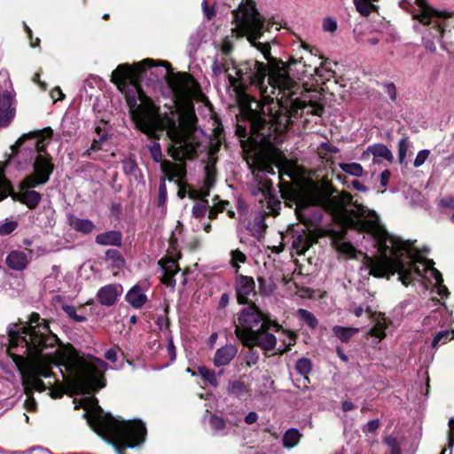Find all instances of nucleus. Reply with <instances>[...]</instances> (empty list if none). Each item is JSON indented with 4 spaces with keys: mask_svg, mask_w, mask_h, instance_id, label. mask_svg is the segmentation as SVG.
<instances>
[{
    "mask_svg": "<svg viewBox=\"0 0 454 454\" xmlns=\"http://www.w3.org/2000/svg\"><path fill=\"white\" fill-rule=\"evenodd\" d=\"M233 27L231 35L246 36L251 45L262 52L269 62V68L263 63L248 60L240 64L231 58H223L216 54L211 70L215 76L226 73L230 85L239 94H245L248 85L254 86L260 94V99L253 98L247 104L251 119V132L266 136L264 126L283 132L303 114L321 116L324 108L317 101L316 91L303 90L301 86L290 76L294 70L298 79L306 75L320 76V59L309 54L299 61H291L288 65L271 58L268 43L257 42L261 38L264 19L255 9L253 0H241L239 8L232 12Z\"/></svg>",
    "mask_w": 454,
    "mask_h": 454,
    "instance_id": "nucleus-1",
    "label": "nucleus"
},
{
    "mask_svg": "<svg viewBox=\"0 0 454 454\" xmlns=\"http://www.w3.org/2000/svg\"><path fill=\"white\" fill-rule=\"evenodd\" d=\"M111 81L121 91L129 83L125 97L137 128L156 139L166 130L171 142L168 153L176 160L195 155L200 143L192 107L199 85L189 74H172L167 62L145 59L119 65Z\"/></svg>",
    "mask_w": 454,
    "mask_h": 454,
    "instance_id": "nucleus-2",
    "label": "nucleus"
},
{
    "mask_svg": "<svg viewBox=\"0 0 454 454\" xmlns=\"http://www.w3.org/2000/svg\"><path fill=\"white\" fill-rule=\"evenodd\" d=\"M324 207L333 219L343 227L353 228L370 233L377 241L380 253L379 257H366L370 274L382 278L398 274V279L404 286L418 278H426L437 288L441 296L449 292L442 285V274L434 267V262L425 258L410 241L387 233L380 223L375 211L370 210L347 192L333 195L328 186L309 182L301 188L295 213L305 224L321 219Z\"/></svg>",
    "mask_w": 454,
    "mask_h": 454,
    "instance_id": "nucleus-3",
    "label": "nucleus"
},
{
    "mask_svg": "<svg viewBox=\"0 0 454 454\" xmlns=\"http://www.w3.org/2000/svg\"><path fill=\"white\" fill-rule=\"evenodd\" d=\"M7 353L20 372L26 368V382L33 389L51 390L52 398H60L64 387L51 371L55 364L75 393L91 394L103 388L108 365L97 357L84 358L67 345L59 344L39 314L32 313L27 325L9 328Z\"/></svg>",
    "mask_w": 454,
    "mask_h": 454,
    "instance_id": "nucleus-4",
    "label": "nucleus"
},
{
    "mask_svg": "<svg viewBox=\"0 0 454 454\" xmlns=\"http://www.w3.org/2000/svg\"><path fill=\"white\" fill-rule=\"evenodd\" d=\"M87 411V423L98 435L111 442L119 454L127 448H135L145 439L146 428L138 419L124 420L104 414L96 398L90 396L82 401Z\"/></svg>",
    "mask_w": 454,
    "mask_h": 454,
    "instance_id": "nucleus-5",
    "label": "nucleus"
},
{
    "mask_svg": "<svg viewBox=\"0 0 454 454\" xmlns=\"http://www.w3.org/2000/svg\"><path fill=\"white\" fill-rule=\"evenodd\" d=\"M54 169L53 163H50L45 158L39 157L33 165V173L27 176L20 184V190L12 193L11 183L4 177L0 169V200L9 194L14 200L20 201L29 208H35L41 201L42 196L34 188L45 184Z\"/></svg>",
    "mask_w": 454,
    "mask_h": 454,
    "instance_id": "nucleus-6",
    "label": "nucleus"
},
{
    "mask_svg": "<svg viewBox=\"0 0 454 454\" xmlns=\"http://www.w3.org/2000/svg\"><path fill=\"white\" fill-rule=\"evenodd\" d=\"M400 6L410 12L414 20L428 27L423 35V43L428 51H434L436 49L432 39L441 42L442 48L446 49L441 39L444 32L445 20L450 18V14L432 9L424 0H403Z\"/></svg>",
    "mask_w": 454,
    "mask_h": 454,
    "instance_id": "nucleus-7",
    "label": "nucleus"
},
{
    "mask_svg": "<svg viewBox=\"0 0 454 454\" xmlns=\"http://www.w3.org/2000/svg\"><path fill=\"white\" fill-rule=\"evenodd\" d=\"M51 134V128L25 134L11 147L12 153H20L22 150H29L35 153L34 163L36 162L39 157L45 158L50 163H52L51 155L46 152Z\"/></svg>",
    "mask_w": 454,
    "mask_h": 454,
    "instance_id": "nucleus-8",
    "label": "nucleus"
},
{
    "mask_svg": "<svg viewBox=\"0 0 454 454\" xmlns=\"http://www.w3.org/2000/svg\"><path fill=\"white\" fill-rule=\"evenodd\" d=\"M254 182L250 185V191L253 196H262L263 199L271 197L272 184L267 178L266 174H274L273 166L267 158L256 157L253 164L250 165Z\"/></svg>",
    "mask_w": 454,
    "mask_h": 454,
    "instance_id": "nucleus-9",
    "label": "nucleus"
},
{
    "mask_svg": "<svg viewBox=\"0 0 454 454\" xmlns=\"http://www.w3.org/2000/svg\"><path fill=\"white\" fill-rule=\"evenodd\" d=\"M239 321V325L236 326L235 333L240 340L251 336L257 330L268 327V324L270 323L254 305L246 307Z\"/></svg>",
    "mask_w": 454,
    "mask_h": 454,
    "instance_id": "nucleus-10",
    "label": "nucleus"
},
{
    "mask_svg": "<svg viewBox=\"0 0 454 454\" xmlns=\"http://www.w3.org/2000/svg\"><path fill=\"white\" fill-rule=\"evenodd\" d=\"M148 150L153 160L155 162L160 163V169L165 177L169 181L176 180L180 184L186 176L185 163H173L169 160H163L160 145L158 142H153L148 146Z\"/></svg>",
    "mask_w": 454,
    "mask_h": 454,
    "instance_id": "nucleus-11",
    "label": "nucleus"
},
{
    "mask_svg": "<svg viewBox=\"0 0 454 454\" xmlns=\"http://www.w3.org/2000/svg\"><path fill=\"white\" fill-rule=\"evenodd\" d=\"M273 330L275 332L280 331V326L274 322L268 324V327H263L256 332L253 333L251 336L241 340V342L249 348L258 346L265 351L272 350L277 344V338L274 334L268 333V330Z\"/></svg>",
    "mask_w": 454,
    "mask_h": 454,
    "instance_id": "nucleus-12",
    "label": "nucleus"
},
{
    "mask_svg": "<svg viewBox=\"0 0 454 454\" xmlns=\"http://www.w3.org/2000/svg\"><path fill=\"white\" fill-rule=\"evenodd\" d=\"M15 116L14 94L11 90L0 91V127H6Z\"/></svg>",
    "mask_w": 454,
    "mask_h": 454,
    "instance_id": "nucleus-13",
    "label": "nucleus"
},
{
    "mask_svg": "<svg viewBox=\"0 0 454 454\" xmlns=\"http://www.w3.org/2000/svg\"><path fill=\"white\" fill-rule=\"evenodd\" d=\"M255 283L252 277L237 275L235 281V290L237 299L239 303H247L248 297L255 294Z\"/></svg>",
    "mask_w": 454,
    "mask_h": 454,
    "instance_id": "nucleus-14",
    "label": "nucleus"
},
{
    "mask_svg": "<svg viewBox=\"0 0 454 454\" xmlns=\"http://www.w3.org/2000/svg\"><path fill=\"white\" fill-rule=\"evenodd\" d=\"M148 281H141L132 286L126 294V301L136 309L141 308L147 301L146 292L149 289Z\"/></svg>",
    "mask_w": 454,
    "mask_h": 454,
    "instance_id": "nucleus-15",
    "label": "nucleus"
},
{
    "mask_svg": "<svg viewBox=\"0 0 454 454\" xmlns=\"http://www.w3.org/2000/svg\"><path fill=\"white\" fill-rule=\"evenodd\" d=\"M122 292L123 288L120 284L106 285L98 291L97 299L104 306H112L117 301Z\"/></svg>",
    "mask_w": 454,
    "mask_h": 454,
    "instance_id": "nucleus-16",
    "label": "nucleus"
},
{
    "mask_svg": "<svg viewBox=\"0 0 454 454\" xmlns=\"http://www.w3.org/2000/svg\"><path fill=\"white\" fill-rule=\"evenodd\" d=\"M317 240L314 234L302 231L294 236L293 248L298 254H303Z\"/></svg>",
    "mask_w": 454,
    "mask_h": 454,
    "instance_id": "nucleus-17",
    "label": "nucleus"
},
{
    "mask_svg": "<svg viewBox=\"0 0 454 454\" xmlns=\"http://www.w3.org/2000/svg\"><path fill=\"white\" fill-rule=\"evenodd\" d=\"M238 348L236 346L229 344L218 348L215 354L214 365L221 367L227 365L236 356Z\"/></svg>",
    "mask_w": 454,
    "mask_h": 454,
    "instance_id": "nucleus-18",
    "label": "nucleus"
},
{
    "mask_svg": "<svg viewBox=\"0 0 454 454\" xmlns=\"http://www.w3.org/2000/svg\"><path fill=\"white\" fill-rule=\"evenodd\" d=\"M5 262L12 270H23L27 268L29 261L24 252L14 250L6 256Z\"/></svg>",
    "mask_w": 454,
    "mask_h": 454,
    "instance_id": "nucleus-19",
    "label": "nucleus"
},
{
    "mask_svg": "<svg viewBox=\"0 0 454 454\" xmlns=\"http://www.w3.org/2000/svg\"><path fill=\"white\" fill-rule=\"evenodd\" d=\"M372 155L374 158H382L388 161L393 160L391 151L383 144H373L364 151L361 156L362 160H367Z\"/></svg>",
    "mask_w": 454,
    "mask_h": 454,
    "instance_id": "nucleus-20",
    "label": "nucleus"
},
{
    "mask_svg": "<svg viewBox=\"0 0 454 454\" xmlns=\"http://www.w3.org/2000/svg\"><path fill=\"white\" fill-rule=\"evenodd\" d=\"M246 228L252 236L260 239L262 238L263 231L266 228L264 215L262 213L255 214L253 219L247 223Z\"/></svg>",
    "mask_w": 454,
    "mask_h": 454,
    "instance_id": "nucleus-21",
    "label": "nucleus"
},
{
    "mask_svg": "<svg viewBox=\"0 0 454 454\" xmlns=\"http://www.w3.org/2000/svg\"><path fill=\"white\" fill-rule=\"evenodd\" d=\"M68 223L72 229L82 234H90L96 230L95 224L89 219H81L74 215L68 216Z\"/></svg>",
    "mask_w": 454,
    "mask_h": 454,
    "instance_id": "nucleus-22",
    "label": "nucleus"
},
{
    "mask_svg": "<svg viewBox=\"0 0 454 454\" xmlns=\"http://www.w3.org/2000/svg\"><path fill=\"white\" fill-rule=\"evenodd\" d=\"M160 263L164 272L162 282L167 286H174L176 285L174 276L178 271L176 262L173 259H168L166 262Z\"/></svg>",
    "mask_w": 454,
    "mask_h": 454,
    "instance_id": "nucleus-23",
    "label": "nucleus"
},
{
    "mask_svg": "<svg viewBox=\"0 0 454 454\" xmlns=\"http://www.w3.org/2000/svg\"><path fill=\"white\" fill-rule=\"evenodd\" d=\"M374 321V325L370 329L368 334L378 339V341H380L386 337L385 331L388 327V322L387 318L381 315L377 316Z\"/></svg>",
    "mask_w": 454,
    "mask_h": 454,
    "instance_id": "nucleus-24",
    "label": "nucleus"
},
{
    "mask_svg": "<svg viewBox=\"0 0 454 454\" xmlns=\"http://www.w3.org/2000/svg\"><path fill=\"white\" fill-rule=\"evenodd\" d=\"M96 242L103 246H120L121 234L116 231H106L96 237Z\"/></svg>",
    "mask_w": 454,
    "mask_h": 454,
    "instance_id": "nucleus-25",
    "label": "nucleus"
},
{
    "mask_svg": "<svg viewBox=\"0 0 454 454\" xmlns=\"http://www.w3.org/2000/svg\"><path fill=\"white\" fill-rule=\"evenodd\" d=\"M333 245L338 250L343 254H346L349 257L355 256V247L348 241L344 239V237L342 234L338 233L335 234L333 239Z\"/></svg>",
    "mask_w": 454,
    "mask_h": 454,
    "instance_id": "nucleus-26",
    "label": "nucleus"
},
{
    "mask_svg": "<svg viewBox=\"0 0 454 454\" xmlns=\"http://www.w3.org/2000/svg\"><path fill=\"white\" fill-rule=\"evenodd\" d=\"M333 332L340 340L347 342L353 335L359 332V328L336 325L333 328Z\"/></svg>",
    "mask_w": 454,
    "mask_h": 454,
    "instance_id": "nucleus-27",
    "label": "nucleus"
},
{
    "mask_svg": "<svg viewBox=\"0 0 454 454\" xmlns=\"http://www.w3.org/2000/svg\"><path fill=\"white\" fill-rule=\"evenodd\" d=\"M297 316L311 329H315L317 326L318 321L310 311L304 309H299L297 310Z\"/></svg>",
    "mask_w": 454,
    "mask_h": 454,
    "instance_id": "nucleus-28",
    "label": "nucleus"
},
{
    "mask_svg": "<svg viewBox=\"0 0 454 454\" xmlns=\"http://www.w3.org/2000/svg\"><path fill=\"white\" fill-rule=\"evenodd\" d=\"M301 439V434L297 429L291 428L287 430L284 435V446L292 448L295 446Z\"/></svg>",
    "mask_w": 454,
    "mask_h": 454,
    "instance_id": "nucleus-29",
    "label": "nucleus"
},
{
    "mask_svg": "<svg viewBox=\"0 0 454 454\" xmlns=\"http://www.w3.org/2000/svg\"><path fill=\"white\" fill-rule=\"evenodd\" d=\"M122 169L127 176L137 178L139 171L136 160L133 157H128L122 160Z\"/></svg>",
    "mask_w": 454,
    "mask_h": 454,
    "instance_id": "nucleus-30",
    "label": "nucleus"
},
{
    "mask_svg": "<svg viewBox=\"0 0 454 454\" xmlns=\"http://www.w3.org/2000/svg\"><path fill=\"white\" fill-rule=\"evenodd\" d=\"M340 168L343 172L354 176L359 177L364 174L363 167L356 162L340 163Z\"/></svg>",
    "mask_w": 454,
    "mask_h": 454,
    "instance_id": "nucleus-31",
    "label": "nucleus"
},
{
    "mask_svg": "<svg viewBox=\"0 0 454 454\" xmlns=\"http://www.w3.org/2000/svg\"><path fill=\"white\" fill-rule=\"evenodd\" d=\"M280 334L282 335V339H280V341L283 344V348L279 347L278 348V352L280 354H283L285 351L290 348L291 346H293L295 343V335L290 332L282 330L280 332Z\"/></svg>",
    "mask_w": 454,
    "mask_h": 454,
    "instance_id": "nucleus-32",
    "label": "nucleus"
},
{
    "mask_svg": "<svg viewBox=\"0 0 454 454\" xmlns=\"http://www.w3.org/2000/svg\"><path fill=\"white\" fill-rule=\"evenodd\" d=\"M215 48L221 52L220 56H223V58H230L229 55L233 50V42L229 36H226L219 44L215 45Z\"/></svg>",
    "mask_w": 454,
    "mask_h": 454,
    "instance_id": "nucleus-33",
    "label": "nucleus"
},
{
    "mask_svg": "<svg viewBox=\"0 0 454 454\" xmlns=\"http://www.w3.org/2000/svg\"><path fill=\"white\" fill-rule=\"evenodd\" d=\"M23 374V380L24 384L26 385V394H27V399L25 401V407L27 411H34L36 407L35 400L31 395V392L34 390L31 387H29L26 382V368L23 370V372H20Z\"/></svg>",
    "mask_w": 454,
    "mask_h": 454,
    "instance_id": "nucleus-34",
    "label": "nucleus"
},
{
    "mask_svg": "<svg viewBox=\"0 0 454 454\" xmlns=\"http://www.w3.org/2000/svg\"><path fill=\"white\" fill-rule=\"evenodd\" d=\"M208 207V202L206 200H201L200 201L196 202L192 207V216L196 219L205 216Z\"/></svg>",
    "mask_w": 454,
    "mask_h": 454,
    "instance_id": "nucleus-35",
    "label": "nucleus"
},
{
    "mask_svg": "<svg viewBox=\"0 0 454 454\" xmlns=\"http://www.w3.org/2000/svg\"><path fill=\"white\" fill-rule=\"evenodd\" d=\"M411 143L407 137H403L398 144V160L401 164L405 161L406 156L410 152Z\"/></svg>",
    "mask_w": 454,
    "mask_h": 454,
    "instance_id": "nucleus-36",
    "label": "nucleus"
},
{
    "mask_svg": "<svg viewBox=\"0 0 454 454\" xmlns=\"http://www.w3.org/2000/svg\"><path fill=\"white\" fill-rule=\"evenodd\" d=\"M199 373L201 377L207 380L211 385L217 386V379L215 372L207 367H199Z\"/></svg>",
    "mask_w": 454,
    "mask_h": 454,
    "instance_id": "nucleus-37",
    "label": "nucleus"
},
{
    "mask_svg": "<svg viewBox=\"0 0 454 454\" xmlns=\"http://www.w3.org/2000/svg\"><path fill=\"white\" fill-rule=\"evenodd\" d=\"M247 260V256L240 250L236 249L231 252V265L235 268L236 272H238L240 268L239 263L245 262Z\"/></svg>",
    "mask_w": 454,
    "mask_h": 454,
    "instance_id": "nucleus-38",
    "label": "nucleus"
},
{
    "mask_svg": "<svg viewBox=\"0 0 454 454\" xmlns=\"http://www.w3.org/2000/svg\"><path fill=\"white\" fill-rule=\"evenodd\" d=\"M296 370L301 375H307L311 371V362L308 358H300L296 363Z\"/></svg>",
    "mask_w": 454,
    "mask_h": 454,
    "instance_id": "nucleus-39",
    "label": "nucleus"
},
{
    "mask_svg": "<svg viewBox=\"0 0 454 454\" xmlns=\"http://www.w3.org/2000/svg\"><path fill=\"white\" fill-rule=\"evenodd\" d=\"M62 309L67 313V315L70 318L74 319L76 322H83L86 320V317L84 316L78 315L76 313V308L73 305L64 304L62 306Z\"/></svg>",
    "mask_w": 454,
    "mask_h": 454,
    "instance_id": "nucleus-40",
    "label": "nucleus"
},
{
    "mask_svg": "<svg viewBox=\"0 0 454 454\" xmlns=\"http://www.w3.org/2000/svg\"><path fill=\"white\" fill-rule=\"evenodd\" d=\"M453 333L449 331L439 332L434 338L432 346L435 348L441 343H446L448 340L452 339Z\"/></svg>",
    "mask_w": 454,
    "mask_h": 454,
    "instance_id": "nucleus-41",
    "label": "nucleus"
},
{
    "mask_svg": "<svg viewBox=\"0 0 454 454\" xmlns=\"http://www.w3.org/2000/svg\"><path fill=\"white\" fill-rule=\"evenodd\" d=\"M167 200V187L165 183V178H162L160 183L159 192H158V206L162 207Z\"/></svg>",
    "mask_w": 454,
    "mask_h": 454,
    "instance_id": "nucleus-42",
    "label": "nucleus"
},
{
    "mask_svg": "<svg viewBox=\"0 0 454 454\" xmlns=\"http://www.w3.org/2000/svg\"><path fill=\"white\" fill-rule=\"evenodd\" d=\"M429 155H430L429 150H427V149L420 150L418 153V154L414 160L413 166L415 168H419V167L422 166L426 162V160H427Z\"/></svg>",
    "mask_w": 454,
    "mask_h": 454,
    "instance_id": "nucleus-43",
    "label": "nucleus"
},
{
    "mask_svg": "<svg viewBox=\"0 0 454 454\" xmlns=\"http://www.w3.org/2000/svg\"><path fill=\"white\" fill-rule=\"evenodd\" d=\"M209 421H210L211 427L216 431L223 430L225 427L224 420L218 416H215V415L211 416Z\"/></svg>",
    "mask_w": 454,
    "mask_h": 454,
    "instance_id": "nucleus-44",
    "label": "nucleus"
},
{
    "mask_svg": "<svg viewBox=\"0 0 454 454\" xmlns=\"http://www.w3.org/2000/svg\"><path fill=\"white\" fill-rule=\"evenodd\" d=\"M323 29L330 33L335 32L337 29V21L332 18H325L323 20Z\"/></svg>",
    "mask_w": 454,
    "mask_h": 454,
    "instance_id": "nucleus-45",
    "label": "nucleus"
},
{
    "mask_svg": "<svg viewBox=\"0 0 454 454\" xmlns=\"http://www.w3.org/2000/svg\"><path fill=\"white\" fill-rule=\"evenodd\" d=\"M438 205L443 208L454 209V198L451 196L441 198L438 200Z\"/></svg>",
    "mask_w": 454,
    "mask_h": 454,
    "instance_id": "nucleus-46",
    "label": "nucleus"
},
{
    "mask_svg": "<svg viewBox=\"0 0 454 454\" xmlns=\"http://www.w3.org/2000/svg\"><path fill=\"white\" fill-rule=\"evenodd\" d=\"M17 224L15 222H9L0 225V234L6 235L13 231L16 228Z\"/></svg>",
    "mask_w": 454,
    "mask_h": 454,
    "instance_id": "nucleus-47",
    "label": "nucleus"
},
{
    "mask_svg": "<svg viewBox=\"0 0 454 454\" xmlns=\"http://www.w3.org/2000/svg\"><path fill=\"white\" fill-rule=\"evenodd\" d=\"M259 360V354L251 349L246 356V363L248 366L255 364Z\"/></svg>",
    "mask_w": 454,
    "mask_h": 454,
    "instance_id": "nucleus-48",
    "label": "nucleus"
},
{
    "mask_svg": "<svg viewBox=\"0 0 454 454\" xmlns=\"http://www.w3.org/2000/svg\"><path fill=\"white\" fill-rule=\"evenodd\" d=\"M385 92L388 95L392 101L396 99V89L393 83H387L384 86Z\"/></svg>",
    "mask_w": 454,
    "mask_h": 454,
    "instance_id": "nucleus-49",
    "label": "nucleus"
},
{
    "mask_svg": "<svg viewBox=\"0 0 454 454\" xmlns=\"http://www.w3.org/2000/svg\"><path fill=\"white\" fill-rule=\"evenodd\" d=\"M449 435H448V445L450 448H452L454 446V419H450L449 420Z\"/></svg>",
    "mask_w": 454,
    "mask_h": 454,
    "instance_id": "nucleus-50",
    "label": "nucleus"
},
{
    "mask_svg": "<svg viewBox=\"0 0 454 454\" xmlns=\"http://www.w3.org/2000/svg\"><path fill=\"white\" fill-rule=\"evenodd\" d=\"M244 384L239 381H233L230 384V391L233 394H239L244 390Z\"/></svg>",
    "mask_w": 454,
    "mask_h": 454,
    "instance_id": "nucleus-51",
    "label": "nucleus"
},
{
    "mask_svg": "<svg viewBox=\"0 0 454 454\" xmlns=\"http://www.w3.org/2000/svg\"><path fill=\"white\" fill-rule=\"evenodd\" d=\"M106 256L112 259L116 258L115 263L117 266H120L123 263L122 258L120 256L119 253L116 250H108L106 252Z\"/></svg>",
    "mask_w": 454,
    "mask_h": 454,
    "instance_id": "nucleus-52",
    "label": "nucleus"
},
{
    "mask_svg": "<svg viewBox=\"0 0 454 454\" xmlns=\"http://www.w3.org/2000/svg\"><path fill=\"white\" fill-rule=\"evenodd\" d=\"M51 97L52 98V99L57 101V100H62L65 98V95L59 87H55L51 91Z\"/></svg>",
    "mask_w": 454,
    "mask_h": 454,
    "instance_id": "nucleus-53",
    "label": "nucleus"
},
{
    "mask_svg": "<svg viewBox=\"0 0 454 454\" xmlns=\"http://www.w3.org/2000/svg\"><path fill=\"white\" fill-rule=\"evenodd\" d=\"M225 204L227 205L228 202H223L222 206L220 207H216L209 208V210H208V218L211 219V220L215 219L216 217V215H217V213L219 211H223V210Z\"/></svg>",
    "mask_w": 454,
    "mask_h": 454,
    "instance_id": "nucleus-54",
    "label": "nucleus"
},
{
    "mask_svg": "<svg viewBox=\"0 0 454 454\" xmlns=\"http://www.w3.org/2000/svg\"><path fill=\"white\" fill-rule=\"evenodd\" d=\"M105 358L112 363L117 361V352L114 348H109L105 353Z\"/></svg>",
    "mask_w": 454,
    "mask_h": 454,
    "instance_id": "nucleus-55",
    "label": "nucleus"
},
{
    "mask_svg": "<svg viewBox=\"0 0 454 454\" xmlns=\"http://www.w3.org/2000/svg\"><path fill=\"white\" fill-rule=\"evenodd\" d=\"M390 178V171L386 169L381 172L380 174V184L381 186L385 187L387 186L388 180Z\"/></svg>",
    "mask_w": 454,
    "mask_h": 454,
    "instance_id": "nucleus-56",
    "label": "nucleus"
},
{
    "mask_svg": "<svg viewBox=\"0 0 454 454\" xmlns=\"http://www.w3.org/2000/svg\"><path fill=\"white\" fill-rule=\"evenodd\" d=\"M258 419V415L254 412V411H251L249 412L246 417H245V422L248 425H251V424H254L257 421Z\"/></svg>",
    "mask_w": 454,
    "mask_h": 454,
    "instance_id": "nucleus-57",
    "label": "nucleus"
},
{
    "mask_svg": "<svg viewBox=\"0 0 454 454\" xmlns=\"http://www.w3.org/2000/svg\"><path fill=\"white\" fill-rule=\"evenodd\" d=\"M203 11H204V14L207 20H211L215 15V11L213 9H209L207 6L206 2L203 3Z\"/></svg>",
    "mask_w": 454,
    "mask_h": 454,
    "instance_id": "nucleus-58",
    "label": "nucleus"
},
{
    "mask_svg": "<svg viewBox=\"0 0 454 454\" xmlns=\"http://www.w3.org/2000/svg\"><path fill=\"white\" fill-rule=\"evenodd\" d=\"M168 352L171 358V360H174L176 358V348L173 343L172 339L169 340L168 345Z\"/></svg>",
    "mask_w": 454,
    "mask_h": 454,
    "instance_id": "nucleus-59",
    "label": "nucleus"
},
{
    "mask_svg": "<svg viewBox=\"0 0 454 454\" xmlns=\"http://www.w3.org/2000/svg\"><path fill=\"white\" fill-rule=\"evenodd\" d=\"M28 454H51L50 450L42 447L33 448Z\"/></svg>",
    "mask_w": 454,
    "mask_h": 454,
    "instance_id": "nucleus-60",
    "label": "nucleus"
},
{
    "mask_svg": "<svg viewBox=\"0 0 454 454\" xmlns=\"http://www.w3.org/2000/svg\"><path fill=\"white\" fill-rule=\"evenodd\" d=\"M157 324L160 329H163V327H168V319L163 316L158 317Z\"/></svg>",
    "mask_w": 454,
    "mask_h": 454,
    "instance_id": "nucleus-61",
    "label": "nucleus"
},
{
    "mask_svg": "<svg viewBox=\"0 0 454 454\" xmlns=\"http://www.w3.org/2000/svg\"><path fill=\"white\" fill-rule=\"evenodd\" d=\"M229 303V295L227 294H223L219 301V306L221 308H225Z\"/></svg>",
    "mask_w": 454,
    "mask_h": 454,
    "instance_id": "nucleus-62",
    "label": "nucleus"
},
{
    "mask_svg": "<svg viewBox=\"0 0 454 454\" xmlns=\"http://www.w3.org/2000/svg\"><path fill=\"white\" fill-rule=\"evenodd\" d=\"M352 185L357 191L366 192L368 190L366 186L356 180L352 182Z\"/></svg>",
    "mask_w": 454,
    "mask_h": 454,
    "instance_id": "nucleus-63",
    "label": "nucleus"
},
{
    "mask_svg": "<svg viewBox=\"0 0 454 454\" xmlns=\"http://www.w3.org/2000/svg\"><path fill=\"white\" fill-rule=\"evenodd\" d=\"M379 425L380 423L378 419L371 420L367 423V428L369 431H374L379 427Z\"/></svg>",
    "mask_w": 454,
    "mask_h": 454,
    "instance_id": "nucleus-64",
    "label": "nucleus"
}]
</instances>
